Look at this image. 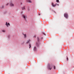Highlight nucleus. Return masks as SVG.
Wrapping results in <instances>:
<instances>
[{
  "mask_svg": "<svg viewBox=\"0 0 74 74\" xmlns=\"http://www.w3.org/2000/svg\"><path fill=\"white\" fill-rule=\"evenodd\" d=\"M53 66V65L52 64H49L48 65V67L49 69L50 70H51L52 69V67Z\"/></svg>",
  "mask_w": 74,
  "mask_h": 74,
  "instance_id": "1",
  "label": "nucleus"
},
{
  "mask_svg": "<svg viewBox=\"0 0 74 74\" xmlns=\"http://www.w3.org/2000/svg\"><path fill=\"white\" fill-rule=\"evenodd\" d=\"M22 17L25 20H26V18H27V16H26L25 15H22Z\"/></svg>",
  "mask_w": 74,
  "mask_h": 74,
  "instance_id": "2",
  "label": "nucleus"
},
{
  "mask_svg": "<svg viewBox=\"0 0 74 74\" xmlns=\"http://www.w3.org/2000/svg\"><path fill=\"white\" fill-rule=\"evenodd\" d=\"M56 5H58V6H59V5L57 4L54 5L53 4V3H52V4H51V6H53V7H55Z\"/></svg>",
  "mask_w": 74,
  "mask_h": 74,
  "instance_id": "3",
  "label": "nucleus"
},
{
  "mask_svg": "<svg viewBox=\"0 0 74 74\" xmlns=\"http://www.w3.org/2000/svg\"><path fill=\"white\" fill-rule=\"evenodd\" d=\"M64 16L66 18H68V15L67 13H65L64 14Z\"/></svg>",
  "mask_w": 74,
  "mask_h": 74,
  "instance_id": "4",
  "label": "nucleus"
},
{
  "mask_svg": "<svg viewBox=\"0 0 74 74\" xmlns=\"http://www.w3.org/2000/svg\"><path fill=\"white\" fill-rule=\"evenodd\" d=\"M10 5L11 7H13L14 6V4L12 2H11L10 3Z\"/></svg>",
  "mask_w": 74,
  "mask_h": 74,
  "instance_id": "5",
  "label": "nucleus"
},
{
  "mask_svg": "<svg viewBox=\"0 0 74 74\" xmlns=\"http://www.w3.org/2000/svg\"><path fill=\"white\" fill-rule=\"evenodd\" d=\"M6 25L7 26V27L8 26H10V24L9 23H8L7 22H6Z\"/></svg>",
  "mask_w": 74,
  "mask_h": 74,
  "instance_id": "6",
  "label": "nucleus"
},
{
  "mask_svg": "<svg viewBox=\"0 0 74 74\" xmlns=\"http://www.w3.org/2000/svg\"><path fill=\"white\" fill-rule=\"evenodd\" d=\"M21 8H22V10H25V7H24V6L22 7Z\"/></svg>",
  "mask_w": 74,
  "mask_h": 74,
  "instance_id": "7",
  "label": "nucleus"
},
{
  "mask_svg": "<svg viewBox=\"0 0 74 74\" xmlns=\"http://www.w3.org/2000/svg\"><path fill=\"white\" fill-rule=\"evenodd\" d=\"M36 44L37 45V46L38 47H39V44L38 43H36Z\"/></svg>",
  "mask_w": 74,
  "mask_h": 74,
  "instance_id": "8",
  "label": "nucleus"
},
{
  "mask_svg": "<svg viewBox=\"0 0 74 74\" xmlns=\"http://www.w3.org/2000/svg\"><path fill=\"white\" fill-rule=\"evenodd\" d=\"M30 42V40H29V41L27 42L26 44H28L29 43V42Z\"/></svg>",
  "mask_w": 74,
  "mask_h": 74,
  "instance_id": "9",
  "label": "nucleus"
},
{
  "mask_svg": "<svg viewBox=\"0 0 74 74\" xmlns=\"http://www.w3.org/2000/svg\"><path fill=\"white\" fill-rule=\"evenodd\" d=\"M34 51H36V47H34Z\"/></svg>",
  "mask_w": 74,
  "mask_h": 74,
  "instance_id": "10",
  "label": "nucleus"
},
{
  "mask_svg": "<svg viewBox=\"0 0 74 74\" xmlns=\"http://www.w3.org/2000/svg\"><path fill=\"white\" fill-rule=\"evenodd\" d=\"M4 8V7L3 6H2L1 7V8L2 9H3Z\"/></svg>",
  "mask_w": 74,
  "mask_h": 74,
  "instance_id": "11",
  "label": "nucleus"
},
{
  "mask_svg": "<svg viewBox=\"0 0 74 74\" xmlns=\"http://www.w3.org/2000/svg\"><path fill=\"white\" fill-rule=\"evenodd\" d=\"M23 35L24 36V38H26V34H23Z\"/></svg>",
  "mask_w": 74,
  "mask_h": 74,
  "instance_id": "12",
  "label": "nucleus"
},
{
  "mask_svg": "<svg viewBox=\"0 0 74 74\" xmlns=\"http://www.w3.org/2000/svg\"><path fill=\"white\" fill-rule=\"evenodd\" d=\"M28 1L29 2L31 3V1L30 0H28Z\"/></svg>",
  "mask_w": 74,
  "mask_h": 74,
  "instance_id": "13",
  "label": "nucleus"
},
{
  "mask_svg": "<svg viewBox=\"0 0 74 74\" xmlns=\"http://www.w3.org/2000/svg\"><path fill=\"white\" fill-rule=\"evenodd\" d=\"M29 48L30 49L31 48V44L29 45Z\"/></svg>",
  "mask_w": 74,
  "mask_h": 74,
  "instance_id": "14",
  "label": "nucleus"
},
{
  "mask_svg": "<svg viewBox=\"0 0 74 74\" xmlns=\"http://www.w3.org/2000/svg\"><path fill=\"white\" fill-rule=\"evenodd\" d=\"M2 32H5V30H2Z\"/></svg>",
  "mask_w": 74,
  "mask_h": 74,
  "instance_id": "15",
  "label": "nucleus"
},
{
  "mask_svg": "<svg viewBox=\"0 0 74 74\" xmlns=\"http://www.w3.org/2000/svg\"><path fill=\"white\" fill-rule=\"evenodd\" d=\"M56 1L57 2V3H58L59 2V0H57V1Z\"/></svg>",
  "mask_w": 74,
  "mask_h": 74,
  "instance_id": "16",
  "label": "nucleus"
},
{
  "mask_svg": "<svg viewBox=\"0 0 74 74\" xmlns=\"http://www.w3.org/2000/svg\"><path fill=\"white\" fill-rule=\"evenodd\" d=\"M4 14H6V13H7V12H4Z\"/></svg>",
  "mask_w": 74,
  "mask_h": 74,
  "instance_id": "17",
  "label": "nucleus"
},
{
  "mask_svg": "<svg viewBox=\"0 0 74 74\" xmlns=\"http://www.w3.org/2000/svg\"><path fill=\"white\" fill-rule=\"evenodd\" d=\"M56 69L55 66H53V69Z\"/></svg>",
  "mask_w": 74,
  "mask_h": 74,
  "instance_id": "18",
  "label": "nucleus"
},
{
  "mask_svg": "<svg viewBox=\"0 0 74 74\" xmlns=\"http://www.w3.org/2000/svg\"><path fill=\"white\" fill-rule=\"evenodd\" d=\"M8 3H7L6 4V6H8Z\"/></svg>",
  "mask_w": 74,
  "mask_h": 74,
  "instance_id": "19",
  "label": "nucleus"
},
{
  "mask_svg": "<svg viewBox=\"0 0 74 74\" xmlns=\"http://www.w3.org/2000/svg\"><path fill=\"white\" fill-rule=\"evenodd\" d=\"M37 38H38V40L39 41V38L38 37Z\"/></svg>",
  "mask_w": 74,
  "mask_h": 74,
  "instance_id": "20",
  "label": "nucleus"
},
{
  "mask_svg": "<svg viewBox=\"0 0 74 74\" xmlns=\"http://www.w3.org/2000/svg\"><path fill=\"white\" fill-rule=\"evenodd\" d=\"M36 35H35L34 36V38H36Z\"/></svg>",
  "mask_w": 74,
  "mask_h": 74,
  "instance_id": "21",
  "label": "nucleus"
},
{
  "mask_svg": "<svg viewBox=\"0 0 74 74\" xmlns=\"http://www.w3.org/2000/svg\"><path fill=\"white\" fill-rule=\"evenodd\" d=\"M21 4V5H22V3H21V4Z\"/></svg>",
  "mask_w": 74,
  "mask_h": 74,
  "instance_id": "22",
  "label": "nucleus"
},
{
  "mask_svg": "<svg viewBox=\"0 0 74 74\" xmlns=\"http://www.w3.org/2000/svg\"><path fill=\"white\" fill-rule=\"evenodd\" d=\"M66 59H67V60H68V58H67H67H66Z\"/></svg>",
  "mask_w": 74,
  "mask_h": 74,
  "instance_id": "23",
  "label": "nucleus"
}]
</instances>
